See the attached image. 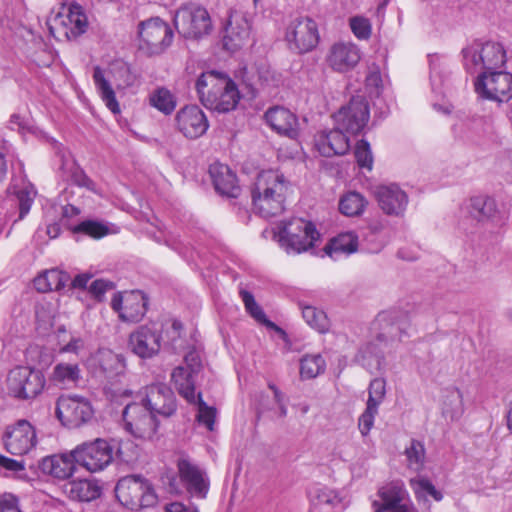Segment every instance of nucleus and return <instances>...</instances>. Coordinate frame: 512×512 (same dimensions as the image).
<instances>
[{
  "label": "nucleus",
  "mask_w": 512,
  "mask_h": 512,
  "mask_svg": "<svg viewBox=\"0 0 512 512\" xmlns=\"http://www.w3.org/2000/svg\"><path fill=\"white\" fill-rule=\"evenodd\" d=\"M209 175L217 193L236 198L240 194L236 174L225 164L215 162L209 167Z\"/></svg>",
  "instance_id": "30"
},
{
  "label": "nucleus",
  "mask_w": 512,
  "mask_h": 512,
  "mask_svg": "<svg viewBox=\"0 0 512 512\" xmlns=\"http://www.w3.org/2000/svg\"><path fill=\"white\" fill-rule=\"evenodd\" d=\"M142 404L156 416L170 417L177 409L173 391L163 383L148 386Z\"/></svg>",
  "instance_id": "22"
},
{
  "label": "nucleus",
  "mask_w": 512,
  "mask_h": 512,
  "mask_svg": "<svg viewBox=\"0 0 512 512\" xmlns=\"http://www.w3.org/2000/svg\"><path fill=\"white\" fill-rule=\"evenodd\" d=\"M464 413L463 395L458 388H450L445 391L442 414L450 421H457Z\"/></svg>",
  "instance_id": "39"
},
{
  "label": "nucleus",
  "mask_w": 512,
  "mask_h": 512,
  "mask_svg": "<svg viewBox=\"0 0 512 512\" xmlns=\"http://www.w3.org/2000/svg\"><path fill=\"white\" fill-rule=\"evenodd\" d=\"M358 236L353 232L341 233L330 240L325 246V253L334 260L340 259L342 256H348L357 251Z\"/></svg>",
  "instance_id": "35"
},
{
  "label": "nucleus",
  "mask_w": 512,
  "mask_h": 512,
  "mask_svg": "<svg viewBox=\"0 0 512 512\" xmlns=\"http://www.w3.org/2000/svg\"><path fill=\"white\" fill-rule=\"evenodd\" d=\"M85 343L81 337L72 336L70 341L64 345L60 352L79 354L84 349Z\"/></svg>",
  "instance_id": "59"
},
{
  "label": "nucleus",
  "mask_w": 512,
  "mask_h": 512,
  "mask_svg": "<svg viewBox=\"0 0 512 512\" xmlns=\"http://www.w3.org/2000/svg\"><path fill=\"white\" fill-rule=\"evenodd\" d=\"M368 203L367 198L360 192L348 191L340 197L338 208L346 217H359L365 212Z\"/></svg>",
  "instance_id": "36"
},
{
  "label": "nucleus",
  "mask_w": 512,
  "mask_h": 512,
  "mask_svg": "<svg viewBox=\"0 0 512 512\" xmlns=\"http://www.w3.org/2000/svg\"><path fill=\"white\" fill-rule=\"evenodd\" d=\"M139 47L149 55L163 53L172 43L171 27L159 17L142 21L138 25Z\"/></svg>",
  "instance_id": "7"
},
{
  "label": "nucleus",
  "mask_w": 512,
  "mask_h": 512,
  "mask_svg": "<svg viewBox=\"0 0 512 512\" xmlns=\"http://www.w3.org/2000/svg\"><path fill=\"white\" fill-rule=\"evenodd\" d=\"M149 104L163 114L170 115L175 110L177 101L170 90L159 87L150 93Z\"/></svg>",
  "instance_id": "42"
},
{
  "label": "nucleus",
  "mask_w": 512,
  "mask_h": 512,
  "mask_svg": "<svg viewBox=\"0 0 512 512\" xmlns=\"http://www.w3.org/2000/svg\"><path fill=\"white\" fill-rule=\"evenodd\" d=\"M378 414V407L366 404V409L360 415L358 428L363 436H366L374 425L375 416Z\"/></svg>",
  "instance_id": "56"
},
{
  "label": "nucleus",
  "mask_w": 512,
  "mask_h": 512,
  "mask_svg": "<svg viewBox=\"0 0 512 512\" xmlns=\"http://www.w3.org/2000/svg\"><path fill=\"white\" fill-rule=\"evenodd\" d=\"M45 383L42 371L27 366L16 367L8 375L9 392L19 399H34L43 391Z\"/></svg>",
  "instance_id": "10"
},
{
  "label": "nucleus",
  "mask_w": 512,
  "mask_h": 512,
  "mask_svg": "<svg viewBox=\"0 0 512 512\" xmlns=\"http://www.w3.org/2000/svg\"><path fill=\"white\" fill-rule=\"evenodd\" d=\"M240 296L242 298V301L244 302V305H245V308H246V311L259 323H263L265 324L267 327H270V328H277L276 325L269 321L267 318H266V315L264 313V311L262 310V308L256 303L255 299H254V296L246 291V290H241L240 291Z\"/></svg>",
  "instance_id": "50"
},
{
  "label": "nucleus",
  "mask_w": 512,
  "mask_h": 512,
  "mask_svg": "<svg viewBox=\"0 0 512 512\" xmlns=\"http://www.w3.org/2000/svg\"><path fill=\"white\" fill-rule=\"evenodd\" d=\"M289 182L276 170H266L258 174L251 194L254 210L263 218L281 214L285 207V197Z\"/></svg>",
  "instance_id": "1"
},
{
  "label": "nucleus",
  "mask_w": 512,
  "mask_h": 512,
  "mask_svg": "<svg viewBox=\"0 0 512 512\" xmlns=\"http://www.w3.org/2000/svg\"><path fill=\"white\" fill-rule=\"evenodd\" d=\"M410 486L418 499L425 498L427 496H431L437 501H440L442 499V494L439 491H437L434 485L427 479H411Z\"/></svg>",
  "instance_id": "52"
},
{
  "label": "nucleus",
  "mask_w": 512,
  "mask_h": 512,
  "mask_svg": "<svg viewBox=\"0 0 512 512\" xmlns=\"http://www.w3.org/2000/svg\"><path fill=\"white\" fill-rule=\"evenodd\" d=\"M161 340V334L156 329L142 325L129 335L128 348L139 358L150 359L159 353Z\"/></svg>",
  "instance_id": "20"
},
{
  "label": "nucleus",
  "mask_w": 512,
  "mask_h": 512,
  "mask_svg": "<svg viewBox=\"0 0 512 512\" xmlns=\"http://www.w3.org/2000/svg\"><path fill=\"white\" fill-rule=\"evenodd\" d=\"M176 129L188 139L204 135L209 123L204 112L196 105L181 108L175 116Z\"/></svg>",
  "instance_id": "21"
},
{
  "label": "nucleus",
  "mask_w": 512,
  "mask_h": 512,
  "mask_svg": "<svg viewBox=\"0 0 512 512\" xmlns=\"http://www.w3.org/2000/svg\"><path fill=\"white\" fill-rule=\"evenodd\" d=\"M77 465L91 473L104 470L113 460V447L104 439L77 445L72 450Z\"/></svg>",
  "instance_id": "9"
},
{
  "label": "nucleus",
  "mask_w": 512,
  "mask_h": 512,
  "mask_svg": "<svg viewBox=\"0 0 512 512\" xmlns=\"http://www.w3.org/2000/svg\"><path fill=\"white\" fill-rule=\"evenodd\" d=\"M76 464L71 450L69 453L54 454L44 457L39 462V469L43 474L59 480H66L74 474Z\"/></svg>",
  "instance_id": "29"
},
{
  "label": "nucleus",
  "mask_w": 512,
  "mask_h": 512,
  "mask_svg": "<svg viewBox=\"0 0 512 512\" xmlns=\"http://www.w3.org/2000/svg\"><path fill=\"white\" fill-rule=\"evenodd\" d=\"M192 404L197 407L196 421L198 424L205 426L209 431H213L217 413L216 408L208 406L207 403L203 401L201 393L197 394L196 400Z\"/></svg>",
  "instance_id": "47"
},
{
  "label": "nucleus",
  "mask_w": 512,
  "mask_h": 512,
  "mask_svg": "<svg viewBox=\"0 0 512 512\" xmlns=\"http://www.w3.org/2000/svg\"><path fill=\"white\" fill-rule=\"evenodd\" d=\"M251 25L247 17L239 12L230 14L223 36L224 48L235 51L249 39Z\"/></svg>",
  "instance_id": "27"
},
{
  "label": "nucleus",
  "mask_w": 512,
  "mask_h": 512,
  "mask_svg": "<svg viewBox=\"0 0 512 512\" xmlns=\"http://www.w3.org/2000/svg\"><path fill=\"white\" fill-rule=\"evenodd\" d=\"M340 502L336 491L327 487L316 488L312 494L310 512H334Z\"/></svg>",
  "instance_id": "38"
},
{
  "label": "nucleus",
  "mask_w": 512,
  "mask_h": 512,
  "mask_svg": "<svg viewBox=\"0 0 512 512\" xmlns=\"http://www.w3.org/2000/svg\"><path fill=\"white\" fill-rule=\"evenodd\" d=\"M276 237L288 254H300L313 248L320 233L312 222L293 218L279 225Z\"/></svg>",
  "instance_id": "4"
},
{
  "label": "nucleus",
  "mask_w": 512,
  "mask_h": 512,
  "mask_svg": "<svg viewBox=\"0 0 512 512\" xmlns=\"http://www.w3.org/2000/svg\"><path fill=\"white\" fill-rule=\"evenodd\" d=\"M366 86L368 88H374L377 92L382 86V77L378 69L370 70L366 76Z\"/></svg>",
  "instance_id": "61"
},
{
  "label": "nucleus",
  "mask_w": 512,
  "mask_h": 512,
  "mask_svg": "<svg viewBox=\"0 0 512 512\" xmlns=\"http://www.w3.org/2000/svg\"><path fill=\"white\" fill-rule=\"evenodd\" d=\"M113 288V282L103 279H97L91 283L89 291L94 296L95 299L101 301L104 294L107 291L112 290Z\"/></svg>",
  "instance_id": "57"
},
{
  "label": "nucleus",
  "mask_w": 512,
  "mask_h": 512,
  "mask_svg": "<svg viewBox=\"0 0 512 512\" xmlns=\"http://www.w3.org/2000/svg\"><path fill=\"white\" fill-rule=\"evenodd\" d=\"M0 512H21L18 499L9 493L0 496Z\"/></svg>",
  "instance_id": "58"
},
{
  "label": "nucleus",
  "mask_w": 512,
  "mask_h": 512,
  "mask_svg": "<svg viewBox=\"0 0 512 512\" xmlns=\"http://www.w3.org/2000/svg\"><path fill=\"white\" fill-rule=\"evenodd\" d=\"M349 26L355 37L360 40H367L371 36L372 25L368 18L363 16L351 17Z\"/></svg>",
  "instance_id": "54"
},
{
  "label": "nucleus",
  "mask_w": 512,
  "mask_h": 512,
  "mask_svg": "<svg viewBox=\"0 0 512 512\" xmlns=\"http://www.w3.org/2000/svg\"><path fill=\"white\" fill-rule=\"evenodd\" d=\"M109 72H106L99 66L93 69V82L98 95L101 100L105 103L106 107L113 113H120V105L116 99L115 91L111 85L109 78Z\"/></svg>",
  "instance_id": "32"
},
{
  "label": "nucleus",
  "mask_w": 512,
  "mask_h": 512,
  "mask_svg": "<svg viewBox=\"0 0 512 512\" xmlns=\"http://www.w3.org/2000/svg\"><path fill=\"white\" fill-rule=\"evenodd\" d=\"M302 316L309 326L321 333L326 332L329 328L326 314L314 306H303Z\"/></svg>",
  "instance_id": "48"
},
{
  "label": "nucleus",
  "mask_w": 512,
  "mask_h": 512,
  "mask_svg": "<svg viewBox=\"0 0 512 512\" xmlns=\"http://www.w3.org/2000/svg\"><path fill=\"white\" fill-rule=\"evenodd\" d=\"M80 379V369L77 364L59 363L53 368L51 380L62 387L75 386Z\"/></svg>",
  "instance_id": "41"
},
{
  "label": "nucleus",
  "mask_w": 512,
  "mask_h": 512,
  "mask_svg": "<svg viewBox=\"0 0 512 512\" xmlns=\"http://www.w3.org/2000/svg\"><path fill=\"white\" fill-rule=\"evenodd\" d=\"M49 33L58 41L73 40L86 32L88 18L84 9L77 3L63 8L62 12L47 20Z\"/></svg>",
  "instance_id": "5"
},
{
  "label": "nucleus",
  "mask_w": 512,
  "mask_h": 512,
  "mask_svg": "<svg viewBox=\"0 0 512 512\" xmlns=\"http://www.w3.org/2000/svg\"><path fill=\"white\" fill-rule=\"evenodd\" d=\"M355 158L358 165L361 168L372 170L373 167V156L370 149V145L366 140H360L355 148Z\"/></svg>",
  "instance_id": "55"
},
{
  "label": "nucleus",
  "mask_w": 512,
  "mask_h": 512,
  "mask_svg": "<svg viewBox=\"0 0 512 512\" xmlns=\"http://www.w3.org/2000/svg\"><path fill=\"white\" fill-rule=\"evenodd\" d=\"M119 72L125 79L122 83H118L116 85L117 89H124L134 84L135 76L130 72V69L128 67L120 68Z\"/></svg>",
  "instance_id": "63"
},
{
  "label": "nucleus",
  "mask_w": 512,
  "mask_h": 512,
  "mask_svg": "<svg viewBox=\"0 0 512 512\" xmlns=\"http://www.w3.org/2000/svg\"><path fill=\"white\" fill-rule=\"evenodd\" d=\"M53 148L55 153L60 157L62 166H65L69 159V153L63 148L62 144L58 143L57 141L53 142Z\"/></svg>",
  "instance_id": "64"
},
{
  "label": "nucleus",
  "mask_w": 512,
  "mask_h": 512,
  "mask_svg": "<svg viewBox=\"0 0 512 512\" xmlns=\"http://www.w3.org/2000/svg\"><path fill=\"white\" fill-rule=\"evenodd\" d=\"M376 197L380 208L388 215H402L408 204L407 194L396 184L379 186Z\"/></svg>",
  "instance_id": "28"
},
{
  "label": "nucleus",
  "mask_w": 512,
  "mask_h": 512,
  "mask_svg": "<svg viewBox=\"0 0 512 512\" xmlns=\"http://www.w3.org/2000/svg\"><path fill=\"white\" fill-rule=\"evenodd\" d=\"M3 443L10 454H27L36 446V431L27 420H19L14 425L7 427L3 435Z\"/></svg>",
  "instance_id": "18"
},
{
  "label": "nucleus",
  "mask_w": 512,
  "mask_h": 512,
  "mask_svg": "<svg viewBox=\"0 0 512 512\" xmlns=\"http://www.w3.org/2000/svg\"><path fill=\"white\" fill-rule=\"evenodd\" d=\"M72 231L74 233L85 234L92 238L100 239L109 233V228L101 222L86 220L76 225Z\"/></svg>",
  "instance_id": "51"
},
{
  "label": "nucleus",
  "mask_w": 512,
  "mask_h": 512,
  "mask_svg": "<svg viewBox=\"0 0 512 512\" xmlns=\"http://www.w3.org/2000/svg\"><path fill=\"white\" fill-rule=\"evenodd\" d=\"M0 467L12 472H19L25 469L22 461H17L4 455H0Z\"/></svg>",
  "instance_id": "60"
},
{
  "label": "nucleus",
  "mask_w": 512,
  "mask_h": 512,
  "mask_svg": "<svg viewBox=\"0 0 512 512\" xmlns=\"http://www.w3.org/2000/svg\"><path fill=\"white\" fill-rule=\"evenodd\" d=\"M407 467L410 470L419 472L425 464L424 444L418 440H411L410 445L405 449Z\"/></svg>",
  "instance_id": "46"
},
{
  "label": "nucleus",
  "mask_w": 512,
  "mask_h": 512,
  "mask_svg": "<svg viewBox=\"0 0 512 512\" xmlns=\"http://www.w3.org/2000/svg\"><path fill=\"white\" fill-rule=\"evenodd\" d=\"M185 364V366L176 367L171 378L178 393L188 403H194L197 397L195 394V376L199 372L201 364L195 353H190L185 357Z\"/></svg>",
  "instance_id": "19"
},
{
  "label": "nucleus",
  "mask_w": 512,
  "mask_h": 512,
  "mask_svg": "<svg viewBox=\"0 0 512 512\" xmlns=\"http://www.w3.org/2000/svg\"><path fill=\"white\" fill-rule=\"evenodd\" d=\"M469 212L478 221L491 218L496 212L493 198L488 196H475L470 199Z\"/></svg>",
  "instance_id": "44"
},
{
  "label": "nucleus",
  "mask_w": 512,
  "mask_h": 512,
  "mask_svg": "<svg viewBox=\"0 0 512 512\" xmlns=\"http://www.w3.org/2000/svg\"><path fill=\"white\" fill-rule=\"evenodd\" d=\"M285 39L290 50L299 54L310 52L319 43L318 25L309 17L295 18L286 28Z\"/></svg>",
  "instance_id": "12"
},
{
  "label": "nucleus",
  "mask_w": 512,
  "mask_h": 512,
  "mask_svg": "<svg viewBox=\"0 0 512 512\" xmlns=\"http://www.w3.org/2000/svg\"><path fill=\"white\" fill-rule=\"evenodd\" d=\"M474 87L481 98L507 102L512 98V74L499 70L480 74L474 81Z\"/></svg>",
  "instance_id": "14"
},
{
  "label": "nucleus",
  "mask_w": 512,
  "mask_h": 512,
  "mask_svg": "<svg viewBox=\"0 0 512 512\" xmlns=\"http://www.w3.org/2000/svg\"><path fill=\"white\" fill-rule=\"evenodd\" d=\"M65 495L74 501L91 502L102 494V487L96 479H77L63 485Z\"/></svg>",
  "instance_id": "31"
},
{
  "label": "nucleus",
  "mask_w": 512,
  "mask_h": 512,
  "mask_svg": "<svg viewBox=\"0 0 512 512\" xmlns=\"http://www.w3.org/2000/svg\"><path fill=\"white\" fill-rule=\"evenodd\" d=\"M148 299L140 291L117 292L111 300V308L123 322H139L147 311Z\"/></svg>",
  "instance_id": "16"
},
{
  "label": "nucleus",
  "mask_w": 512,
  "mask_h": 512,
  "mask_svg": "<svg viewBox=\"0 0 512 512\" xmlns=\"http://www.w3.org/2000/svg\"><path fill=\"white\" fill-rule=\"evenodd\" d=\"M264 118L266 123L279 135L297 140L300 136V123L298 117L289 109L281 106L269 108Z\"/></svg>",
  "instance_id": "25"
},
{
  "label": "nucleus",
  "mask_w": 512,
  "mask_h": 512,
  "mask_svg": "<svg viewBox=\"0 0 512 512\" xmlns=\"http://www.w3.org/2000/svg\"><path fill=\"white\" fill-rule=\"evenodd\" d=\"M177 468L180 480L187 491L194 497L206 498L209 490V479L205 471L185 457L178 460Z\"/></svg>",
  "instance_id": "23"
},
{
  "label": "nucleus",
  "mask_w": 512,
  "mask_h": 512,
  "mask_svg": "<svg viewBox=\"0 0 512 512\" xmlns=\"http://www.w3.org/2000/svg\"><path fill=\"white\" fill-rule=\"evenodd\" d=\"M384 225L380 221L370 223L361 232V245L369 253H378L386 245L383 235Z\"/></svg>",
  "instance_id": "37"
},
{
  "label": "nucleus",
  "mask_w": 512,
  "mask_h": 512,
  "mask_svg": "<svg viewBox=\"0 0 512 512\" xmlns=\"http://www.w3.org/2000/svg\"><path fill=\"white\" fill-rule=\"evenodd\" d=\"M463 63L471 74H489L504 67L507 58L501 43L475 41L462 50Z\"/></svg>",
  "instance_id": "3"
},
{
  "label": "nucleus",
  "mask_w": 512,
  "mask_h": 512,
  "mask_svg": "<svg viewBox=\"0 0 512 512\" xmlns=\"http://www.w3.org/2000/svg\"><path fill=\"white\" fill-rule=\"evenodd\" d=\"M174 24L180 35L190 39L201 38L212 28L207 10L196 4L181 7L174 16Z\"/></svg>",
  "instance_id": "8"
},
{
  "label": "nucleus",
  "mask_w": 512,
  "mask_h": 512,
  "mask_svg": "<svg viewBox=\"0 0 512 512\" xmlns=\"http://www.w3.org/2000/svg\"><path fill=\"white\" fill-rule=\"evenodd\" d=\"M165 512H198V509L193 505H185L181 502H172L166 505Z\"/></svg>",
  "instance_id": "62"
},
{
  "label": "nucleus",
  "mask_w": 512,
  "mask_h": 512,
  "mask_svg": "<svg viewBox=\"0 0 512 512\" xmlns=\"http://www.w3.org/2000/svg\"><path fill=\"white\" fill-rule=\"evenodd\" d=\"M326 363L320 354L305 355L301 359L300 374L302 378L312 379L325 371Z\"/></svg>",
  "instance_id": "45"
},
{
  "label": "nucleus",
  "mask_w": 512,
  "mask_h": 512,
  "mask_svg": "<svg viewBox=\"0 0 512 512\" xmlns=\"http://www.w3.org/2000/svg\"><path fill=\"white\" fill-rule=\"evenodd\" d=\"M115 494L120 503L131 510L151 507L157 502L150 483L138 475L121 478L116 484Z\"/></svg>",
  "instance_id": "6"
},
{
  "label": "nucleus",
  "mask_w": 512,
  "mask_h": 512,
  "mask_svg": "<svg viewBox=\"0 0 512 512\" xmlns=\"http://www.w3.org/2000/svg\"><path fill=\"white\" fill-rule=\"evenodd\" d=\"M407 327L406 315L396 310L380 312L373 323V328L378 331L376 340L384 346L394 341H401L406 335Z\"/></svg>",
  "instance_id": "17"
},
{
  "label": "nucleus",
  "mask_w": 512,
  "mask_h": 512,
  "mask_svg": "<svg viewBox=\"0 0 512 512\" xmlns=\"http://www.w3.org/2000/svg\"><path fill=\"white\" fill-rule=\"evenodd\" d=\"M382 506L376 510V512L390 511L398 505H402L409 501V495L404 487V484L400 481H393L380 488L378 492Z\"/></svg>",
  "instance_id": "34"
},
{
  "label": "nucleus",
  "mask_w": 512,
  "mask_h": 512,
  "mask_svg": "<svg viewBox=\"0 0 512 512\" xmlns=\"http://www.w3.org/2000/svg\"><path fill=\"white\" fill-rule=\"evenodd\" d=\"M370 118V109L366 98L356 95L349 103L343 106L335 115L334 119L346 133L357 135L367 126Z\"/></svg>",
  "instance_id": "15"
},
{
  "label": "nucleus",
  "mask_w": 512,
  "mask_h": 512,
  "mask_svg": "<svg viewBox=\"0 0 512 512\" xmlns=\"http://www.w3.org/2000/svg\"><path fill=\"white\" fill-rule=\"evenodd\" d=\"M386 396V381L383 378H374L368 387L367 405L380 406Z\"/></svg>",
  "instance_id": "53"
},
{
  "label": "nucleus",
  "mask_w": 512,
  "mask_h": 512,
  "mask_svg": "<svg viewBox=\"0 0 512 512\" xmlns=\"http://www.w3.org/2000/svg\"><path fill=\"white\" fill-rule=\"evenodd\" d=\"M14 194L19 202V220H22L30 211L36 196V190L32 184H25L22 188L13 187Z\"/></svg>",
  "instance_id": "49"
},
{
  "label": "nucleus",
  "mask_w": 512,
  "mask_h": 512,
  "mask_svg": "<svg viewBox=\"0 0 512 512\" xmlns=\"http://www.w3.org/2000/svg\"><path fill=\"white\" fill-rule=\"evenodd\" d=\"M125 368L124 359L120 355L111 351L102 354L101 369L105 377L111 382L116 381L119 376L123 375Z\"/></svg>",
  "instance_id": "43"
},
{
  "label": "nucleus",
  "mask_w": 512,
  "mask_h": 512,
  "mask_svg": "<svg viewBox=\"0 0 512 512\" xmlns=\"http://www.w3.org/2000/svg\"><path fill=\"white\" fill-rule=\"evenodd\" d=\"M124 426L135 438L151 440L156 434L158 422L145 405L141 403H130L126 405L122 413Z\"/></svg>",
  "instance_id": "13"
},
{
  "label": "nucleus",
  "mask_w": 512,
  "mask_h": 512,
  "mask_svg": "<svg viewBox=\"0 0 512 512\" xmlns=\"http://www.w3.org/2000/svg\"><path fill=\"white\" fill-rule=\"evenodd\" d=\"M195 86L199 100L210 110L229 112L235 109L240 99L235 83L215 71L202 73Z\"/></svg>",
  "instance_id": "2"
},
{
  "label": "nucleus",
  "mask_w": 512,
  "mask_h": 512,
  "mask_svg": "<svg viewBox=\"0 0 512 512\" xmlns=\"http://www.w3.org/2000/svg\"><path fill=\"white\" fill-rule=\"evenodd\" d=\"M68 275L58 269H51L34 279V286L37 291L45 293L53 290H60L65 287Z\"/></svg>",
  "instance_id": "40"
},
{
  "label": "nucleus",
  "mask_w": 512,
  "mask_h": 512,
  "mask_svg": "<svg viewBox=\"0 0 512 512\" xmlns=\"http://www.w3.org/2000/svg\"><path fill=\"white\" fill-rule=\"evenodd\" d=\"M56 415L64 426L72 429L88 423L94 415V410L85 397L62 395L56 403Z\"/></svg>",
  "instance_id": "11"
},
{
  "label": "nucleus",
  "mask_w": 512,
  "mask_h": 512,
  "mask_svg": "<svg viewBox=\"0 0 512 512\" xmlns=\"http://www.w3.org/2000/svg\"><path fill=\"white\" fill-rule=\"evenodd\" d=\"M344 130L339 128L323 130L315 136V147L318 152L325 157L335 155H344L350 149L349 138L344 134Z\"/></svg>",
  "instance_id": "26"
},
{
  "label": "nucleus",
  "mask_w": 512,
  "mask_h": 512,
  "mask_svg": "<svg viewBox=\"0 0 512 512\" xmlns=\"http://www.w3.org/2000/svg\"><path fill=\"white\" fill-rule=\"evenodd\" d=\"M380 342L370 341L363 345L355 356L358 364L370 373L381 372L385 367V357Z\"/></svg>",
  "instance_id": "33"
},
{
  "label": "nucleus",
  "mask_w": 512,
  "mask_h": 512,
  "mask_svg": "<svg viewBox=\"0 0 512 512\" xmlns=\"http://www.w3.org/2000/svg\"><path fill=\"white\" fill-rule=\"evenodd\" d=\"M361 59L359 47L352 42L334 43L326 55L327 65L336 72L345 73L356 67Z\"/></svg>",
  "instance_id": "24"
}]
</instances>
